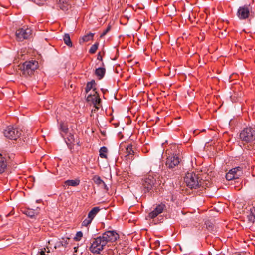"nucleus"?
<instances>
[{"label": "nucleus", "instance_id": "nucleus-1", "mask_svg": "<svg viewBox=\"0 0 255 255\" xmlns=\"http://www.w3.org/2000/svg\"><path fill=\"white\" fill-rule=\"evenodd\" d=\"M141 184L144 193H151L156 190L160 185V181L157 175L152 173L142 178Z\"/></svg>", "mask_w": 255, "mask_h": 255}, {"label": "nucleus", "instance_id": "nucleus-2", "mask_svg": "<svg viewBox=\"0 0 255 255\" xmlns=\"http://www.w3.org/2000/svg\"><path fill=\"white\" fill-rule=\"evenodd\" d=\"M187 186L191 189L204 187V181L200 176L194 172L187 173L184 179Z\"/></svg>", "mask_w": 255, "mask_h": 255}, {"label": "nucleus", "instance_id": "nucleus-3", "mask_svg": "<svg viewBox=\"0 0 255 255\" xmlns=\"http://www.w3.org/2000/svg\"><path fill=\"white\" fill-rule=\"evenodd\" d=\"M22 74L25 77H31L39 67L38 61L36 60L26 61L19 66Z\"/></svg>", "mask_w": 255, "mask_h": 255}, {"label": "nucleus", "instance_id": "nucleus-4", "mask_svg": "<svg viewBox=\"0 0 255 255\" xmlns=\"http://www.w3.org/2000/svg\"><path fill=\"white\" fill-rule=\"evenodd\" d=\"M239 138L244 145L255 144V128L251 127L244 128L240 133Z\"/></svg>", "mask_w": 255, "mask_h": 255}, {"label": "nucleus", "instance_id": "nucleus-5", "mask_svg": "<svg viewBox=\"0 0 255 255\" xmlns=\"http://www.w3.org/2000/svg\"><path fill=\"white\" fill-rule=\"evenodd\" d=\"M106 245L102 236H99L91 239V246L89 250L93 254H99L104 249Z\"/></svg>", "mask_w": 255, "mask_h": 255}, {"label": "nucleus", "instance_id": "nucleus-6", "mask_svg": "<svg viewBox=\"0 0 255 255\" xmlns=\"http://www.w3.org/2000/svg\"><path fill=\"white\" fill-rule=\"evenodd\" d=\"M3 133L7 139L16 140L20 137L22 130L18 127L9 126L6 128Z\"/></svg>", "mask_w": 255, "mask_h": 255}, {"label": "nucleus", "instance_id": "nucleus-7", "mask_svg": "<svg viewBox=\"0 0 255 255\" xmlns=\"http://www.w3.org/2000/svg\"><path fill=\"white\" fill-rule=\"evenodd\" d=\"M101 236L106 244L108 242H115L120 238L119 234L114 230L106 231Z\"/></svg>", "mask_w": 255, "mask_h": 255}, {"label": "nucleus", "instance_id": "nucleus-8", "mask_svg": "<svg viewBox=\"0 0 255 255\" xmlns=\"http://www.w3.org/2000/svg\"><path fill=\"white\" fill-rule=\"evenodd\" d=\"M32 34V30L25 26L19 28L16 31V39L19 41H22L24 39H28Z\"/></svg>", "mask_w": 255, "mask_h": 255}, {"label": "nucleus", "instance_id": "nucleus-9", "mask_svg": "<svg viewBox=\"0 0 255 255\" xmlns=\"http://www.w3.org/2000/svg\"><path fill=\"white\" fill-rule=\"evenodd\" d=\"M87 102H91L94 105V107L98 110L101 106V99L97 91H95V93L93 95L89 94L86 98Z\"/></svg>", "mask_w": 255, "mask_h": 255}, {"label": "nucleus", "instance_id": "nucleus-10", "mask_svg": "<svg viewBox=\"0 0 255 255\" xmlns=\"http://www.w3.org/2000/svg\"><path fill=\"white\" fill-rule=\"evenodd\" d=\"M255 14L253 8L250 4L244 5L239 7L237 11L238 16H252Z\"/></svg>", "mask_w": 255, "mask_h": 255}, {"label": "nucleus", "instance_id": "nucleus-11", "mask_svg": "<svg viewBox=\"0 0 255 255\" xmlns=\"http://www.w3.org/2000/svg\"><path fill=\"white\" fill-rule=\"evenodd\" d=\"M126 148V155L125 158L127 162H130L134 159V155L135 154L134 151V145L132 144H129L125 147Z\"/></svg>", "mask_w": 255, "mask_h": 255}, {"label": "nucleus", "instance_id": "nucleus-12", "mask_svg": "<svg viewBox=\"0 0 255 255\" xmlns=\"http://www.w3.org/2000/svg\"><path fill=\"white\" fill-rule=\"evenodd\" d=\"M180 163V159L177 155L168 156L166 159V165L169 169H173Z\"/></svg>", "mask_w": 255, "mask_h": 255}, {"label": "nucleus", "instance_id": "nucleus-13", "mask_svg": "<svg viewBox=\"0 0 255 255\" xmlns=\"http://www.w3.org/2000/svg\"><path fill=\"white\" fill-rule=\"evenodd\" d=\"M166 207L165 204L163 203H161L160 204L157 205L154 210L148 214V217L150 219L155 218L159 214L162 213L166 209Z\"/></svg>", "mask_w": 255, "mask_h": 255}, {"label": "nucleus", "instance_id": "nucleus-14", "mask_svg": "<svg viewBox=\"0 0 255 255\" xmlns=\"http://www.w3.org/2000/svg\"><path fill=\"white\" fill-rule=\"evenodd\" d=\"M40 209L37 207L35 210L29 208H25L22 211L23 214L31 218H35L39 214Z\"/></svg>", "mask_w": 255, "mask_h": 255}, {"label": "nucleus", "instance_id": "nucleus-15", "mask_svg": "<svg viewBox=\"0 0 255 255\" xmlns=\"http://www.w3.org/2000/svg\"><path fill=\"white\" fill-rule=\"evenodd\" d=\"M6 155L4 152L0 153V174L4 173L7 169V162Z\"/></svg>", "mask_w": 255, "mask_h": 255}, {"label": "nucleus", "instance_id": "nucleus-16", "mask_svg": "<svg viewBox=\"0 0 255 255\" xmlns=\"http://www.w3.org/2000/svg\"><path fill=\"white\" fill-rule=\"evenodd\" d=\"M58 7L64 11H67L71 8V4L69 0H57Z\"/></svg>", "mask_w": 255, "mask_h": 255}, {"label": "nucleus", "instance_id": "nucleus-17", "mask_svg": "<svg viewBox=\"0 0 255 255\" xmlns=\"http://www.w3.org/2000/svg\"><path fill=\"white\" fill-rule=\"evenodd\" d=\"M59 130L61 136L64 138L65 135L67 134L69 131L67 124L63 122H61L59 124Z\"/></svg>", "mask_w": 255, "mask_h": 255}, {"label": "nucleus", "instance_id": "nucleus-18", "mask_svg": "<svg viewBox=\"0 0 255 255\" xmlns=\"http://www.w3.org/2000/svg\"><path fill=\"white\" fill-rule=\"evenodd\" d=\"M65 141L68 148L71 150L73 148L74 145L75 139L74 134L70 133L66 139L65 138Z\"/></svg>", "mask_w": 255, "mask_h": 255}, {"label": "nucleus", "instance_id": "nucleus-19", "mask_svg": "<svg viewBox=\"0 0 255 255\" xmlns=\"http://www.w3.org/2000/svg\"><path fill=\"white\" fill-rule=\"evenodd\" d=\"M240 174L235 171V169H231L226 175V179L230 181L235 179H238Z\"/></svg>", "mask_w": 255, "mask_h": 255}, {"label": "nucleus", "instance_id": "nucleus-20", "mask_svg": "<svg viewBox=\"0 0 255 255\" xmlns=\"http://www.w3.org/2000/svg\"><path fill=\"white\" fill-rule=\"evenodd\" d=\"M96 85V83L95 80H92L91 81L88 82L85 88V93L87 94L91 89H93L94 93H95V91H97L95 87Z\"/></svg>", "mask_w": 255, "mask_h": 255}, {"label": "nucleus", "instance_id": "nucleus-21", "mask_svg": "<svg viewBox=\"0 0 255 255\" xmlns=\"http://www.w3.org/2000/svg\"><path fill=\"white\" fill-rule=\"evenodd\" d=\"M106 69L104 67H100L95 70V74L98 77L99 79H102L105 74Z\"/></svg>", "mask_w": 255, "mask_h": 255}, {"label": "nucleus", "instance_id": "nucleus-22", "mask_svg": "<svg viewBox=\"0 0 255 255\" xmlns=\"http://www.w3.org/2000/svg\"><path fill=\"white\" fill-rule=\"evenodd\" d=\"M80 181L79 179L75 180H67L64 182L66 186L75 187L79 185Z\"/></svg>", "mask_w": 255, "mask_h": 255}, {"label": "nucleus", "instance_id": "nucleus-23", "mask_svg": "<svg viewBox=\"0 0 255 255\" xmlns=\"http://www.w3.org/2000/svg\"><path fill=\"white\" fill-rule=\"evenodd\" d=\"M100 209L99 207H95L91 209V210L88 213V217L89 218L91 219L92 220L97 214V213L100 211Z\"/></svg>", "mask_w": 255, "mask_h": 255}, {"label": "nucleus", "instance_id": "nucleus-24", "mask_svg": "<svg viewBox=\"0 0 255 255\" xmlns=\"http://www.w3.org/2000/svg\"><path fill=\"white\" fill-rule=\"evenodd\" d=\"M108 149L105 146L101 147L99 150V156L102 158L107 159Z\"/></svg>", "mask_w": 255, "mask_h": 255}, {"label": "nucleus", "instance_id": "nucleus-25", "mask_svg": "<svg viewBox=\"0 0 255 255\" xmlns=\"http://www.w3.org/2000/svg\"><path fill=\"white\" fill-rule=\"evenodd\" d=\"M63 40L65 44H66L68 47H72L73 46V44L69 34H65L63 37Z\"/></svg>", "mask_w": 255, "mask_h": 255}, {"label": "nucleus", "instance_id": "nucleus-26", "mask_svg": "<svg viewBox=\"0 0 255 255\" xmlns=\"http://www.w3.org/2000/svg\"><path fill=\"white\" fill-rule=\"evenodd\" d=\"M187 19H185V21H187V20L189 21L191 24L193 25L194 26H195L196 24H197L198 21H199V17H186Z\"/></svg>", "mask_w": 255, "mask_h": 255}, {"label": "nucleus", "instance_id": "nucleus-27", "mask_svg": "<svg viewBox=\"0 0 255 255\" xmlns=\"http://www.w3.org/2000/svg\"><path fill=\"white\" fill-rule=\"evenodd\" d=\"M94 34H95L93 33H89V34L83 36L82 37V42H88L91 40H92Z\"/></svg>", "mask_w": 255, "mask_h": 255}, {"label": "nucleus", "instance_id": "nucleus-28", "mask_svg": "<svg viewBox=\"0 0 255 255\" xmlns=\"http://www.w3.org/2000/svg\"><path fill=\"white\" fill-rule=\"evenodd\" d=\"M93 180L94 183L98 185L104 184V181L101 178L100 176L98 175L94 176L93 178Z\"/></svg>", "mask_w": 255, "mask_h": 255}, {"label": "nucleus", "instance_id": "nucleus-29", "mask_svg": "<svg viewBox=\"0 0 255 255\" xmlns=\"http://www.w3.org/2000/svg\"><path fill=\"white\" fill-rule=\"evenodd\" d=\"M99 46V43L96 42L94 44L92 45L89 50V52L90 54H94L96 53Z\"/></svg>", "mask_w": 255, "mask_h": 255}, {"label": "nucleus", "instance_id": "nucleus-30", "mask_svg": "<svg viewBox=\"0 0 255 255\" xmlns=\"http://www.w3.org/2000/svg\"><path fill=\"white\" fill-rule=\"evenodd\" d=\"M111 29V25L110 23H109L106 28V29L103 32V33L100 35V37L102 38L105 36Z\"/></svg>", "mask_w": 255, "mask_h": 255}, {"label": "nucleus", "instance_id": "nucleus-31", "mask_svg": "<svg viewBox=\"0 0 255 255\" xmlns=\"http://www.w3.org/2000/svg\"><path fill=\"white\" fill-rule=\"evenodd\" d=\"M92 220L90 218H89L88 217L87 218L85 219L82 223V225L83 226L87 227L89 226L91 223L92 222Z\"/></svg>", "mask_w": 255, "mask_h": 255}, {"label": "nucleus", "instance_id": "nucleus-32", "mask_svg": "<svg viewBox=\"0 0 255 255\" xmlns=\"http://www.w3.org/2000/svg\"><path fill=\"white\" fill-rule=\"evenodd\" d=\"M83 236V233L82 231H78L76 234V236L74 238V240L76 241H79Z\"/></svg>", "mask_w": 255, "mask_h": 255}, {"label": "nucleus", "instance_id": "nucleus-33", "mask_svg": "<svg viewBox=\"0 0 255 255\" xmlns=\"http://www.w3.org/2000/svg\"><path fill=\"white\" fill-rule=\"evenodd\" d=\"M70 238H67L66 239H62V240L59 242V244L62 245L63 247H66L69 244V240Z\"/></svg>", "mask_w": 255, "mask_h": 255}, {"label": "nucleus", "instance_id": "nucleus-34", "mask_svg": "<svg viewBox=\"0 0 255 255\" xmlns=\"http://www.w3.org/2000/svg\"><path fill=\"white\" fill-rule=\"evenodd\" d=\"M128 19L129 17H121L120 19V22L121 24L126 25Z\"/></svg>", "mask_w": 255, "mask_h": 255}, {"label": "nucleus", "instance_id": "nucleus-35", "mask_svg": "<svg viewBox=\"0 0 255 255\" xmlns=\"http://www.w3.org/2000/svg\"><path fill=\"white\" fill-rule=\"evenodd\" d=\"M139 19H137V20L140 23V26L142 24V23L146 22L148 21V17H147V19L146 17H140Z\"/></svg>", "mask_w": 255, "mask_h": 255}, {"label": "nucleus", "instance_id": "nucleus-36", "mask_svg": "<svg viewBox=\"0 0 255 255\" xmlns=\"http://www.w3.org/2000/svg\"><path fill=\"white\" fill-rule=\"evenodd\" d=\"M233 169H235V171L236 173H238L240 174L242 173V168L240 167H236L235 168H233Z\"/></svg>", "mask_w": 255, "mask_h": 255}, {"label": "nucleus", "instance_id": "nucleus-37", "mask_svg": "<svg viewBox=\"0 0 255 255\" xmlns=\"http://www.w3.org/2000/svg\"><path fill=\"white\" fill-rule=\"evenodd\" d=\"M97 59L100 61H102V57L101 55V52H99L97 55Z\"/></svg>", "mask_w": 255, "mask_h": 255}, {"label": "nucleus", "instance_id": "nucleus-38", "mask_svg": "<svg viewBox=\"0 0 255 255\" xmlns=\"http://www.w3.org/2000/svg\"><path fill=\"white\" fill-rule=\"evenodd\" d=\"M38 255H46L45 252L44 251H41L38 254Z\"/></svg>", "mask_w": 255, "mask_h": 255}, {"label": "nucleus", "instance_id": "nucleus-39", "mask_svg": "<svg viewBox=\"0 0 255 255\" xmlns=\"http://www.w3.org/2000/svg\"><path fill=\"white\" fill-rule=\"evenodd\" d=\"M247 149L248 150H251L252 149H253V146L251 145H250L249 146L248 145Z\"/></svg>", "mask_w": 255, "mask_h": 255}, {"label": "nucleus", "instance_id": "nucleus-40", "mask_svg": "<svg viewBox=\"0 0 255 255\" xmlns=\"http://www.w3.org/2000/svg\"><path fill=\"white\" fill-rule=\"evenodd\" d=\"M155 244L156 245V246H159L160 245V242L158 241V240H157L155 242Z\"/></svg>", "mask_w": 255, "mask_h": 255}, {"label": "nucleus", "instance_id": "nucleus-41", "mask_svg": "<svg viewBox=\"0 0 255 255\" xmlns=\"http://www.w3.org/2000/svg\"><path fill=\"white\" fill-rule=\"evenodd\" d=\"M102 184L103 185L104 187V188H105V189H106V190H108V187H107V185L105 184V182H104V184Z\"/></svg>", "mask_w": 255, "mask_h": 255}, {"label": "nucleus", "instance_id": "nucleus-42", "mask_svg": "<svg viewBox=\"0 0 255 255\" xmlns=\"http://www.w3.org/2000/svg\"><path fill=\"white\" fill-rule=\"evenodd\" d=\"M101 91L103 92V93L104 94L107 91V90L106 89H104L103 88H102L101 89Z\"/></svg>", "mask_w": 255, "mask_h": 255}, {"label": "nucleus", "instance_id": "nucleus-43", "mask_svg": "<svg viewBox=\"0 0 255 255\" xmlns=\"http://www.w3.org/2000/svg\"><path fill=\"white\" fill-rule=\"evenodd\" d=\"M239 17L240 18V19H245L247 18H248V17Z\"/></svg>", "mask_w": 255, "mask_h": 255}, {"label": "nucleus", "instance_id": "nucleus-44", "mask_svg": "<svg viewBox=\"0 0 255 255\" xmlns=\"http://www.w3.org/2000/svg\"><path fill=\"white\" fill-rule=\"evenodd\" d=\"M78 248V247H75L74 248V252H76L77 251Z\"/></svg>", "mask_w": 255, "mask_h": 255}, {"label": "nucleus", "instance_id": "nucleus-45", "mask_svg": "<svg viewBox=\"0 0 255 255\" xmlns=\"http://www.w3.org/2000/svg\"><path fill=\"white\" fill-rule=\"evenodd\" d=\"M212 14H215V8H213L212 9Z\"/></svg>", "mask_w": 255, "mask_h": 255}, {"label": "nucleus", "instance_id": "nucleus-46", "mask_svg": "<svg viewBox=\"0 0 255 255\" xmlns=\"http://www.w3.org/2000/svg\"><path fill=\"white\" fill-rule=\"evenodd\" d=\"M207 17H206V19H205V21L206 23H207Z\"/></svg>", "mask_w": 255, "mask_h": 255}, {"label": "nucleus", "instance_id": "nucleus-47", "mask_svg": "<svg viewBox=\"0 0 255 255\" xmlns=\"http://www.w3.org/2000/svg\"><path fill=\"white\" fill-rule=\"evenodd\" d=\"M41 1H41V3H43V2H44V1H46V0H41Z\"/></svg>", "mask_w": 255, "mask_h": 255}, {"label": "nucleus", "instance_id": "nucleus-48", "mask_svg": "<svg viewBox=\"0 0 255 255\" xmlns=\"http://www.w3.org/2000/svg\"><path fill=\"white\" fill-rule=\"evenodd\" d=\"M77 144L78 146H79L81 145L80 144L79 142H78V143H77Z\"/></svg>", "mask_w": 255, "mask_h": 255}, {"label": "nucleus", "instance_id": "nucleus-49", "mask_svg": "<svg viewBox=\"0 0 255 255\" xmlns=\"http://www.w3.org/2000/svg\"><path fill=\"white\" fill-rule=\"evenodd\" d=\"M102 66H104V63H103V62H102Z\"/></svg>", "mask_w": 255, "mask_h": 255}, {"label": "nucleus", "instance_id": "nucleus-50", "mask_svg": "<svg viewBox=\"0 0 255 255\" xmlns=\"http://www.w3.org/2000/svg\"><path fill=\"white\" fill-rule=\"evenodd\" d=\"M116 59V58H114V59H113V60H115Z\"/></svg>", "mask_w": 255, "mask_h": 255}]
</instances>
